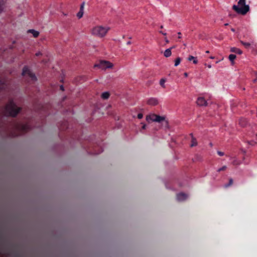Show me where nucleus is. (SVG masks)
<instances>
[{"instance_id":"10","label":"nucleus","mask_w":257,"mask_h":257,"mask_svg":"<svg viewBox=\"0 0 257 257\" xmlns=\"http://www.w3.org/2000/svg\"><path fill=\"white\" fill-rule=\"evenodd\" d=\"M147 103L151 105H156L158 103V101L155 98H151L148 100Z\"/></svg>"},{"instance_id":"25","label":"nucleus","mask_w":257,"mask_h":257,"mask_svg":"<svg viewBox=\"0 0 257 257\" xmlns=\"http://www.w3.org/2000/svg\"><path fill=\"white\" fill-rule=\"evenodd\" d=\"M226 166H223L222 167L219 168L218 169L217 171L218 172H220V171H224L226 170Z\"/></svg>"},{"instance_id":"11","label":"nucleus","mask_w":257,"mask_h":257,"mask_svg":"<svg viewBox=\"0 0 257 257\" xmlns=\"http://www.w3.org/2000/svg\"><path fill=\"white\" fill-rule=\"evenodd\" d=\"M6 2L5 0H0V14L3 13L6 8Z\"/></svg>"},{"instance_id":"19","label":"nucleus","mask_w":257,"mask_h":257,"mask_svg":"<svg viewBox=\"0 0 257 257\" xmlns=\"http://www.w3.org/2000/svg\"><path fill=\"white\" fill-rule=\"evenodd\" d=\"M233 179L232 178H230L229 180V183L228 184H225L224 186V187L228 188V187L231 186L233 184Z\"/></svg>"},{"instance_id":"42","label":"nucleus","mask_w":257,"mask_h":257,"mask_svg":"<svg viewBox=\"0 0 257 257\" xmlns=\"http://www.w3.org/2000/svg\"><path fill=\"white\" fill-rule=\"evenodd\" d=\"M256 81V79H254V80H253V81H254V82H255Z\"/></svg>"},{"instance_id":"39","label":"nucleus","mask_w":257,"mask_h":257,"mask_svg":"<svg viewBox=\"0 0 257 257\" xmlns=\"http://www.w3.org/2000/svg\"><path fill=\"white\" fill-rule=\"evenodd\" d=\"M231 31H233V32H234L235 30H234V29L232 28V29H231Z\"/></svg>"},{"instance_id":"37","label":"nucleus","mask_w":257,"mask_h":257,"mask_svg":"<svg viewBox=\"0 0 257 257\" xmlns=\"http://www.w3.org/2000/svg\"><path fill=\"white\" fill-rule=\"evenodd\" d=\"M61 89L62 90H64L63 86H61Z\"/></svg>"},{"instance_id":"4","label":"nucleus","mask_w":257,"mask_h":257,"mask_svg":"<svg viewBox=\"0 0 257 257\" xmlns=\"http://www.w3.org/2000/svg\"><path fill=\"white\" fill-rule=\"evenodd\" d=\"M146 119L149 123L157 122L162 123L165 122L166 124H168V121L166 120L165 116L158 115L154 113H151L147 115Z\"/></svg>"},{"instance_id":"8","label":"nucleus","mask_w":257,"mask_h":257,"mask_svg":"<svg viewBox=\"0 0 257 257\" xmlns=\"http://www.w3.org/2000/svg\"><path fill=\"white\" fill-rule=\"evenodd\" d=\"M196 103L199 106H206L207 105L206 100L202 97H199L197 99Z\"/></svg>"},{"instance_id":"2","label":"nucleus","mask_w":257,"mask_h":257,"mask_svg":"<svg viewBox=\"0 0 257 257\" xmlns=\"http://www.w3.org/2000/svg\"><path fill=\"white\" fill-rule=\"evenodd\" d=\"M245 0H239L237 5H233L232 9L237 14L245 15L249 11V6L245 4Z\"/></svg>"},{"instance_id":"20","label":"nucleus","mask_w":257,"mask_h":257,"mask_svg":"<svg viewBox=\"0 0 257 257\" xmlns=\"http://www.w3.org/2000/svg\"><path fill=\"white\" fill-rule=\"evenodd\" d=\"M109 96V94L107 92H105L102 93L101 97L103 99H107Z\"/></svg>"},{"instance_id":"28","label":"nucleus","mask_w":257,"mask_h":257,"mask_svg":"<svg viewBox=\"0 0 257 257\" xmlns=\"http://www.w3.org/2000/svg\"><path fill=\"white\" fill-rule=\"evenodd\" d=\"M217 154H218V155H219L220 156H222L224 155V153L222 152H220V151H218L217 152Z\"/></svg>"},{"instance_id":"35","label":"nucleus","mask_w":257,"mask_h":257,"mask_svg":"<svg viewBox=\"0 0 257 257\" xmlns=\"http://www.w3.org/2000/svg\"><path fill=\"white\" fill-rule=\"evenodd\" d=\"M184 76H185V77H187V76H188V74H187V73H186V72H185V73H184Z\"/></svg>"},{"instance_id":"6","label":"nucleus","mask_w":257,"mask_h":257,"mask_svg":"<svg viewBox=\"0 0 257 257\" xmlns=\"http://www.w3.org/2000/svg\"><path fill=\"white\" fill-rule=\"evenodd\" d=\"M22 75L25 77H29L31 78L32 81H36L37 80L36 77L27 67H24L23 69Z\"/></svg>"},{"instance_id":"36","label":"nucleus","mask_w":257,"mask_h":257,"mask_svg":"<svg viewBox=\"0 0 257 257\" xmlns=\"http://www.w3.org/2000/svg\"><path fill=\"white\" fill-rule=\"evenodd\" d=\"M131 42H130V41H128V42H127V45H130V44H131Z\"/></svg>"},{"instance_id":"24","label":"nucleus","mask_w":257,"mask_h":257,"mask_svg":"<svg viewBox=\"0 0 257 257\" xmlns=\"http://www.w3.org/2000/svg\"><path fill=\"white\" fill-rule=\"evenodd\" d=\"M241 43L243 45H244L246 48L249 47L250 45V44L249 43H246L243 41H241Z\"/></svg>"},{"instance_id":"22","label":"nucleus","mask_w":257,"mask_h":257,"mask_svg":"<svg viewBox=\"0 0 257 257\" xmlns=\"http://www.w3.org/2000/svg\"><path fill=\"white\" fill-rule=\"evenodd\" d=\"M236 58V55L234 54H230L229 56V59L232 63H233V61L234 59Z\"/></svg>"},{"instance_id":"33","label":"nucleus","mask_w":257,"mask_h":257,"mask_svg":"<svg viewBox=\"0 0 257 257\" xmlns=\"http://www.w3.org/2000/svg\"><path fill=\"white\" fill-rule=\"evenodd\" d=\"M165 41L166 43H169V40L167 39V38H165Z\"/></svg>"},{"instance_id":"9","label":"nucleus","mask_w":257,"mask_h":257,"mask_svg":"<svg viewBox=\"0 0 257 257\" xmlns=\"http://www.w3.org/2000/svg\"><path fill=\"white\" fill-rule=\"evenodd\" d=\"M187 195L184 193H180L177 195V199L179 201L186 200L187 198Z\"/></svg>"},{"instance_id":"15","label":"nucleus","mask_w":257,"mask_h":257,"mask_svg":"<svg viewBox=\"0 0 257 257\" xmlns=\"http://www.w3.org/2000/svg\"><path fill=\"white\" fill-rule=\"evenodd\" d=\"M247 121L245 118H241L239 120V124L242 127H244L246 125Z\"/></svg>"},{"instance_id":"1","label":"nucleus","mask_w":257,"mask_h":257,"mask_svg":"<svg viewBox=\"0 0 257 257\" xmlns=\"http://www.w3.org/2000/svg\"><path fill=\"white\" fill-rule=\"evenodd\" d=\"M20 110V107H18L12 100H10L5 106L4 113L6 115L15 116Z\"/></svg>"},{"instance_id":"3","label":"nucleus","mask_w":257,"mask_h":257,"mask_svg":"<svg viewBox=\"0 0 257 257\" xmlns=\"http://www.w3.org/2000/svg\"><path fill=\"white\" fill-rule=\"evenodd\" d=\"M109 30V28L108 27L96 26L91 29V34L93 36L102 38L106 35Z\"/></svg>"},{"instance_id":"18","label":"nucleus","mask_w":257,"mask_h":257,"mask_svg":"<svg viewBox=\"0 0 257 257\" xmlns=\"http://www.w3.org/2000/svg\"><path fill=\"white\" fill-rule=\"evenodd\" d=\"M197 145V142L196 139L194 138L193 136L192 137L191 143L190 146L191 147L196 146Z\"/></svg>"},{"instance_id":"5","label":"nucleus","mask_w":257,"mask_h":257,"mask_svg":"<svg viewBox=\"0 0 257 257\" xmlns=\"http://www.w3.org/2000/svg\"><path fill=\"white\" fill-rule=\"evenodd\" d=\"M113 64L108 61L101 60L99 63L94 65V67H98L102 70L111 69L113 67Z\"/></svg>"},{"instance_id":"41","label":"nucleus","mask_w":257,"mask_h":257,"mask_svg":"<svg viewBox=\"0 0 257 257\" xmlns=\"http://www.w3.org/2000/svg\"><path fill=\"white\" fill-rule=\"evenodd\" d=\"M206 53H209V51H207L206 52Z\"/></svg>"},{"instance_id":"23","label":"nucleus","mask_w":257,"mask_h":257,"mask_svg":"<svg viewBox=\"0 0 257 257\" xmlns=\"http://www.w3.org/2000/svg\"><path fill=\"white\" fill-rule=\"evenodd\" d=\"M165 80L163 79H161V80L160 81V85H161L164 88L165 87Z\"/></svg>"},{"instance_id":"7","label":"nucleus","mask_w":257,"mask_h":257,"mask_svg":"<svg viewBox=\"0 0 257 257\" xmlns=\"http://www.w3.org/2000/svg\"><path fill=\"white\" fill-rule=\"evenodd\" d=\"M16 129L21 131L23 132H26L30 129V126L28 124H15Z\"/></svg>"},{"instance_id":"31","label":"nucleus","mask_w":257,"mask_h":257,"mask_svg":"<svg viewBox=\"0 0 257 257\" xmlns=\"http://www.w3.org/2000/svg\"><path fill=\"white\" fill-rule=\"evenodd\" d=\"M159 32H160V33L162 34L163 35H165H165H166V33H164L163 32H162V31H160Z\"/></svg>"},{"instance_id":"34","label":"nucleus","mask_w":257,"mask_h":257,"mask_svg":"<svg viewBox=\"0 0 257 257\" xmlns=\"http://www.w3.org/2000/svg\"><path fill=\"white\" fill-rule=\"evenodd\" d=\"M207 67H208L209 68H211V64H208V65H207Z\"/></svg>"},{"instance_id":"21","label":"nucleus","mask_w":257,"mask_h":257,"mask_svg":"<svg viewBox=\"0 0 257 257\" xmlns=\"http://www.w3.org/2000/svg\"><path fill=\"white\" fill-rule=\"evenodd\" d=\"M181 61V59L180 58V57H177L175 60V64H174V66L175 67L177 66L178 65H179L180 63V62Z\"/></svg>"},{"instance_id":"38","label":"nucleus","mask_w":257,"mask_h":257,"mask_svg":"<svg viewBox=\"0 0 257 257\" xmlns=\"http://www.w3.org/2000/svg\"><path fill=\"white\" fill-rule=\"evenodd\" d=\"M210 59H214V57L211 56V57H210Z\"/></svg>"},{"instance_id":"27","label":"nucleus","mask_w":257,"mask_h":257,"mask_svg":"<svg viewBox=\"0 0 257 257\" xmlns=\"http://www.w3.org/2000/svg\"><path fill=\"white\" fill-rule=\"evenodd\" d=\"M143 115L142 113H139L138 114V118L139 119H142L143 118Z\"/></svg>"},{"instance_id":"16","label":"nucleus","mask_w":257,"mask_h":257,"mask_svg":"<svg viewBox=\"0 0 257 257\" xmlns=\"http://www.w3.org/2000/svg\"><path fill=\"white\" fill-rule=\"evenodd\" d=\"M230 51L233 53H235L238 54H241L242 52L239 49L236 47H232L230 48Z\"/></svg>"},{"instance_id":"12","label":"nucleus","mask_w":257,"mask_h":257,"mask_svg":"<svg viewBox=\"0 0 257 257\" xmlns=\"http://www.w3.org/2000/svg\"><path fill=\"white\" fill-rule=\"evenodd\" d=\"M84 3H82L80 7V11L77 13V16L79 19L82 17L83 15V9H84Z\"/></svg>"},{"instance_id":"26","label":"nucleus","mask_w":257,"mask_h":257,"mask_svg":"<svg viewBox=\"0 0 257 257\" xmlns=\"http://www.w3.org/2000/svg\"><path fill=\"white\" fill-rule=\"evenodd\" d=\"M4 88V84L2 83V81L0 80V89Z\"/></svg>"},{"instance_id":"32","label":"nucleus","mask_w":257,"mask_h":257,"mask_svg":"<svg viewBox=\"0 0 257 257\" xmlns=\"http://www.w3.org/2000/svg\"><path fill=\"white\" fill-rule=\"evenodd\" d=\"M178 34L179 35L178 36V38H181V33L180 32H178Z\"/></svg>"},{"instance_id":"14","label":"nucleus","mask_w":257,"mask_h":257,"mask_svg":"<svg viewBox=\"0 0 257 257\" xmlns=\"http://www.w3.org/2000/svg\"><path fill=\"white\" fill-rule=\"evenodd\" d=\"M187 59L189 61H193V63L194 64H196L198 63V60H197V58L195 57L192 55L189 56Z\"/></svg>"},{"instance_id":"29","label":"nucleus","mask_w":257,"mask_h":257,"mask_svg":"<svg viewBox=\"0 0 257 257\" xmlns=\"http://www.w3.org/2000/svg\"><path fill=\"white\" fill-rule=\"evenodd\" d=\"M41 55H42V54H41V53L40 52H37V53H36V55L37 56H39Z\"/></svg>"},{"instance_id":"30","label":"nucleus","mask_w":257,"mask_h":257,"mask_svg":"<svg viewBox=\"0 0 257 257\" xmlns=\"http://www.w3.org/2000/svg\"><path fill=\"white\" fill-rule=\"evenodd\" d=\"M146 127H147V125H146V124H143V126H142V129L145 130V129H146Z\"/></svg>"},{"instance_id":"43","label":"nucleus","mask_w":257,"mask_h":257,"mask_svg":"<svg viewBox=\"0 0 257 257\" xmlns=\"http://www.w3.org/2000/svg\"><path fill=\"white\" fill-rule=\"evenodd\" d=\"M225 25L227 26V25H228V24H225Z\"/></svg>"},{"instance_id":"40","label":"nucleus","mask_w":257,"mask_h":257,"mask_svg":"<svg viewBox=\"0 0 257 257\" xmlns=\"http://www.w3.org/2000/svg\"><path fill=\"white\" fill-rule=\"evenodd\" d=\"M163 28V26H161V28L162 29Z\"/></svg>"},{"instance_id":"17","label":"nucleus","mask_w":257,"mask_h":257,"mask_svg":"<svg viewBox=\"0 0 257 257\" xmlns=\"http://www.w3.org/2000/svg\"><path fill=\"white\" fill-rule=\"evenodd\" d=\"M28 32L32 34L35 38H37L39 35V32L38 31L33 29L29 30Z\"/></svg>"},{"instance_id":"13","label":"nucleus","mask_w":257,"mask_h":257,"mask_svg":"<svg viewBox=\"0 0 257 257\" xmlns=\"http://www.w3.org/2000/svg\"><path fill=\"white\" fill-rule=\"evenodd\" d=\"M174 47H171L170 48H169V49H166L164 52V55L165 57H170L171 54H172V52H171V49L172 48H174Z\"/></svg>"}]
</instances>
